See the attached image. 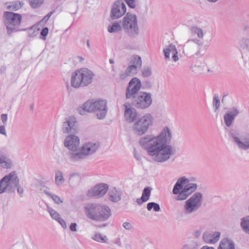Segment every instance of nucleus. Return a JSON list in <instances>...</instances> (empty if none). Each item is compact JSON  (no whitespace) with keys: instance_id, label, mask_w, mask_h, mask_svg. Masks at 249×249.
Returning <instances> with one entry per match:
<instances>
[{"instance_id":"ea45409f","label":"nucleus","mask_w":249,"mask_h":249,"mask_svg":"<svg viewBox=\"0 0 249 249\" xmlns=\"http://www.w3.org/2000/svg\"><path fill=\"white\" fill-rule=\"evenodd\" d=\"M213 104L214 111H216L218 110L220 106V102L219 96L217 94H215L213 97Z\"/></svg>"},{"instance_id":"393cba45","label":"nucleus","mask_w":249,"mask_h":249,"mask_svg":"<svg viewBox=\"0 0 249 249\" xmlns=\"http://www.w3.org/2000/svg\"><path fill=\"white\" fill-rule=\"evenodd\" d=\"M218 249H235L233 241L228 239H224L220 243Z\"/></svg>"},{"instance_id":"ddd939ff","label":"nucleus","mask_w":249,"mask_h":249,"mask_svg":"<svg viewBox=\"0 0 249 249\" xmlns=\"http://www.w3.org/2000/svg\"><path fill=\"white\" fill-rule=\"evenodd\" d=\"M152 103V95L150 93L140 92L139 94L132 99V104L139 109H145L150 106Z\"/></svg>"},{"instance_id":"a18cd8bd","label":"nucleus","mask_w":249,"mask_h":249,"mask_svg":"<svg viewBox=\"0 0 249 249\" xmlns=\"http://www.w3.org/2000/svg\"><path fill=\"white\" fill-rule=\"evenodd\" d=\"M44 0H32V8H37L44 3Z\"/></svg>"},{"instance_id":"f8f14e48","label":"nucleus","mask_w":249,"mask_h":249,"mask_svg":"<svg viewBox=\"0 0 249 249\" xmlns=\"http://www.w3.org/2000/svg\"><path fill=\"white\" fill-rule=\"evenodd\" d=\"M203 46V42L193 39H188L183 45L182 53L187 57L198 56Z\"/></svg>"},{"instance_id":"f704fd0d","label":"nucleus","mask_w":249,"mask_h":249,"mask_svg":"<svg viewBox=\"0 0 249 249\" xmlns=\"http://www.w3.org/2000/svg\"><path fill=\"white\" fill-rule=\"evenodd\" d=\"M92 239L94 241L101 243H106L107 241V238L106 236H102L100 233L95 234L92 237Z\"/></svg>"},{"instance_id":"8fccbe9b","label":"nucleus","mask_w":249,"mask_h":249,"mask_svg":"<svg viewBox=\"0 0 249 249\" xmlns=\"http://www.w3.org/2000/svg\"><path fill=\"white\" fill-rule=\"evenodd\" d=\"M51 198L56 204L63 202V200H62L59 196L55 195L53 194V195H51Z\"/></svg>"},{"instance_id":"412c9836","label":"nucleus","mask_w":249,"mask_h":249,"mask_svg":"<svg viewBox=\"0 0 249 249\" xmlns=\"http://www.w3.org/2000/svg\"><path fill=\"white\" fill-rule=\"evenodd\" d=\"M124 116L125 120L129 122H135L137 120V118L139 115L136 110L131 107H128L125 105V111Z\"/></svg>"},{"instance_id":"dca6fc26","label":"nucleus","mask_w":249,"mask_h":249,"mask_svg":"<svg viewBox=\"0 0 249 249\" xmlns=\"http://www.w3.org/2000/svg\"><path fill=\"white\" fill-rule=\"evenodd\" d=\"M142 87L141 80L137 78L133 77L129 82L128 86L125 90V97L127 99H130L139 94V90Z\"/></svg>"},{"instance_id":"a19ab883","label":"nucleus","mask_w":249,"mask_h":249,"mask_svg":"<svg viewBox=\"0 0 249 249\" xmlns=\"http://www.w3.org/2000/svg\"><path fill=\"white\" fill-rule=\"evenodd\" d=\"M234 120V119L229 113H226L224 116V123L228 127L232 124Z\"/></svg>"},{"instance_id":"680f3d73","label":"nucleus","mask_w":249,"mask_h":249,"mask_svg":"<svg viewBox=\"0 0 249 249\" xmlns=\"http://www.w3.org/2000/svg\"><path fill=\"white\" fill-rule=\"evenodd\" d=\"M44 192L45 194L48 195L50 197H51V195H53V194H51L50 193H49L48 191H47V190H44Z\"/></svg>"},{"instance_id":"4d7b16f0","label":"nucleus","mask_w":249,"mask_h":249,"mask_svg":"<svg viewBox=\"0 0 249 249\" xmlns=\"http://www.w3.org/2000/svg\"><path fill=\"white\" fill-rule=\"evenodd\" d=\"M146 201L145 200H144L142 199V197L141 196V198H137L136 200V202L139 205H141L143 202H146Z\"/></svg>"},{"instance_id":"0e129e2a","label":"nucleus","mask_w":249,"mask_h":249,"mask_svg":"<svg viewBox=\"0 0 249 249\" xmlns=\"http://www.w3.org/2000/svg\"><path fill=\"white\" fill-rule=\"evenodd\" d=\"M134 156H135V157L136 158V159L138 160H140V159H141L140 157L139 156H138V155H136V154H135Z\"/></svg>"},{"instance_id":"f3484780","label":"nucleus","mask_w":249,"mask_h":249,"mask_svg":"<svg viewBox=\"0 0 249 249\" xmlns=\"http://www.w3.org/2000/svg\"><path fill=\"white\" fill-rule=\"evenodd\" d=\"M80 145V140L78 137L70 135L68 136L64 141V145L67 147L71 152L70 153L78 152Z\"/></svg>"},{"instance_id":"603ef678","label":"nucleus","mask_w":249,"mask_h":249,"mask_svg":"<svg viewBox=\"0 0 249 249\" xmlns=\"http://www.w3.org/2000/svg\"><path fill=\"white\" fill-rule=\"evenodd\" d=\"M57 221L59 222L64 229H66L67 228V224L65 221L61 217H60L59 220H57Z\"/></svg>"},{"instance_id":"3c124183","label":"nucleus","mask_w":249,"mask_h":249,"mask_svg":"<svg viewBox=\"0 0 249 249\" xmlns=\"http://www.w3.org/2000/svg\"><path fill=\"white\" fill-rule=\"evenodd\" d=\"M128 77H130V75L127 73V71H125L124 72H122L120 73L119 77L120 80H124Z\"/></svg>"},{"instance_id":"bf43d9fd","label":"nucleus","mask_w":249,"mask_h":249,"mask_svg":"<svg viewBox=\"0 0 249 249\" xmlns=\"http://www.w3.org/2000/svg\"><path fill=\"white\" fill-rule=\"evenodd\" d=\"M6 67L5 66L3 65L0 67V72L1 73L4 72L6 71Z\"/></svg>"},{"instance_id":"6ab92c4d","label":"nucleus","mask_w":249,"mask_h":249,"mask_svg":"<svg viewBox=\"0 0 249 249\" xmlns=\"http://www.w3.org/2000/svg\"><path fill=\"white\" fill-rule=\"evenodd\" d=\"M77 129L76 118L73 116L66 119L63 123L62 131L65 133H74Z\"/></svg>"},{"instance_id":"69168bd1","label":"nucleus","mask_w":249,"mask_h":249,"mask_svg":"<svg viewBox=\"0 0 249 249\" xmlns=\"http://www.w3.org/2000/svg\"><path fill=\"white\" fill-rule=\"evenodd\" d=\"M87 44L89 48L90 47V44H89V40H87Z\"/></svg>"},{"instance_id":"20e7f679","label":"nucleus","mask_w":249,"mask_h":249,"mask_svg":"<svg viewBox=\"0 0 249 249\" xmlns=\"http://www.w3.org/2000/svg\"><path fill=\"white\" fill-rule=\"evenodd\" d=\"M94 76V73L91 70L86 68H81L72 73L71 86L75 89L87 87L92 82Z\"/></svg>"},{"instance_id":"052dcab7","label":"nucleus","mask_w":249,"mask_h":249,"mask_svg":"<svg viewBox=\"0 0 249 249\" xmlns=\"http://www.w3.org/2000/svg\"><path fill=\"white\" fill-rule=\"evenodd\" d=\"M200 249H214L213 247H210L208 246H203Z\"/></svg>"},{"instance_id":"f03ea898","label":"nucleus","mask_w":249,"mask_h":249,"mask_svg":"<svg viewBox=\"0 0 249 249\" xmlns=\"http://www.w3.org/2000/svg\"><path fill=\"white\" fill-rule=\"evenodd\" d=\"M189 179L185 177L178 179L175 184L172 192L177 195L175 199L178 201L185 200L191 194L197 189L196 183H189Z\"/></svg>"},{"instance_id":"6e6552de","label":"nucleus","mask_w":249,"mask_h":249,"mask_svg":"<svg viewBox=\"0 0 249 249\" xmlns=\"http://www.w3.org/2000/svg\"><path fill=\"white\" fill-rule=\"evenodd\" d=\"M107 104L106 100L87 101L83 105L82 111L93 112L98 119L102 120L105 118L107 112Z\"/></svg>"},{"instance_id":"9b49d317","label":"nucleus","mask_w":249,"mask_h":249,"mask_svg":"<svg viewBox=\"0 0 249 249\" xmlns=\"http://www.w3.org/2000/svg\"><path fill=\"white\" fill-rule=\"evenodd\" d=\"M203 195L199 192L195 193L183 205L184 214L189 215L197 211L201 207Z\"/></svg>"},{"instance_id":"39448f33","label":"nucleus","mask_w":249,"mask_h":249,"mask_svg":"<svg viewBox=\"0 0 249 249\" xmlns=\"http://www.w3.org/2000/svg\"><path fill=\"white\" fill-rule=\"evenodd\" d=\"M17 189L18 193L21 194L23 189L19 186V179L15 171L4 176L0 180V194L5 192H15Z\"/></svg>"},{"instance_id":"bb28decb","label":"nucleus","mask_w":249,"mask_h":249,"mask_svg":"<svg viewBox=\"0 0 249 249\" xmlns=\"http://www.w3.org/2000/svg\"><path fill=\"white\" fill-rule=\"evenodd\" d=\"M11 160L5 156L0 154V165L4 168H10L12 166Z\"/></svg>"},{"instance_id":"c756f323","label":"nucleus","mask_w":249,"mask_h":249,"mask_svg":"<svg viewBox=\"0 0 249 249\" xmlns=\"http://www.w3.org/2000/svg\"><path fill=\"white\" fill-rule=\"evenodd\" d=\"M240 225L242 230L245 233L249 234V216L241 219Z\"/></svg>"},{"instance_id":"58836bf2","label":"nucleus","mask_w":249,"mask_h":249,"mask_svg":"<svg viewBox=\"0 0 249 249\" xmlns=\"http://www.w3.org/2000/svg\"><path fill=\"white\" fill-rule=\"evenodd\" d=\"M152 209L155 212H159L160 210V206L159 204L155 202H149L147 204V209L150 211Z\"/></svg>"},{"instance_id":"72a5a7b5","label":"nucleus","mask_w":249,"mask_h":249,"mask_svg":"<svg viewBox=\"0 0 249 249\" xmlns=\"http://www.w3.org/2000/svg\"><path fill=\"white\" fill-rule=\"evenodd\" d=\"M240 47L244 49H246L249 53V37H243L239 42Z\"/></svg>"},{"instance_id":"4be33fe9","label":"nucleus","mask_w":249,"mask_h":249,"mask_svg":"<svg viewBox=\"0 0 249 249\" xmlns=\"http://www.w3.org/2000/svg\"><path fill=\"white\" fill-rule=\"evenodd\" d=\"M220 236V233L218 231H215L212 233H204L203 238L206 243L214 244L219 240Z\"/></svg>"},{"instance_id":"5701e85b","label":"nucleus","mask_w":249,"mask_h":249,"mask_svg":"<svg viewBox=\"0 0 249 249\" xmlns=\"http://www.w3.org/2000/svg\"><path fill=\"white\" fill-rule=\"evenodd\" d=\"M190 33L192 36H197V38H193V39L199 41L200 42H203L204 33L201 28L196 26H192L190 28Z\"/></svg>"},{"instance_id":"a878e982","label":"nucleus","mask_w":249,"mask_h":249,"mask_svg":"<svg viewBox=\"0 0 249 249\" xmlns=\"http://www.w3.org/2000/svg\"><path fill=\"white\" fill-rule=\"evenodd\" d=\"M80 181V176L78 173H73L70 175L69 182L72 186H76L79 184Z\"/></svg>"},{"instance_id":"7c9ffc66","label":"nucleus","mask_w":249,"mask_h":249,"mask_svg":"<svg viewBox=\"0 0 249 249\" xmlns=\"http://www.w3.org/2000/svg\"><path fill=\"white\" fill-rule=\"evenodd\" d=\"M197 242L194 240H190L186 242L182 247L181 249H198Z\"/></svg>"},{"instance_id":"c9c22d12","label":"nucleus","mask_w":249,"mask_h":249,"mask_svg":"<svg viewBox=\"0 0 249 249\" xmlns=\"http://www.w3.org/2000/svg\"><path fill=\"white\" fill-rule=\"evenodd\" d=\"M47 211L49 213L52 218L56 221L59 220L61 217L60 214L55 210L53 209L52 208L47 206Z\"/></svg>"},{"instance_id":"09e8293b","label":"nucleus","mask_w":249,"mask_h":249,"mask_svg":"<svg viewBox=\"0 0 249 249\" xmlns=\"http://www.w3.org/2000/svg\"><path fill=\"white\" fill-rule=\"evenodd\" d=\"M123 227L126 230L129 231H132L133 229V226L131 223L128 222H125L123 224Z\"/></svg>"},{"instance_id":"e433bc0d","label":"nucleus","mask_w":249,"mask_h":249,"mask_svg":"<svg viewBox=\"0 0 249 249\" xmlns=\"http://www.w3.org/2000/svg\"><path fill=\"white\" fill-rule=\"evenodd\" d=\"M152 189V188L149 186L144 188L142 196L143 199L145 200L146 201L149 200Z\"/></svg>"},{"instance_id":"5fc2aeb1","label":"nucleus","mask_w":249,"mask_h":249,"mask_svg":"<svg viewBox=\"0 0 249 249\" xmlns=\"http://www.w3.org/2000/svg\"><path fill=\"white\" fill-rule=\"evenodd\" d=\"M77 224L75 223H72L71 224L70 229L72 231H77Z\"/></svg>"},{"instance_id":"9d476101","label":"nucleus","mask_w":249,"mask_h":249,"mask_svg":"<svg viewBox=\"0 0 249 249\" xmlns=\"http://www.w3.org/2000/svg\"><path fill=\"white\" fill-rule=\"evenodd\" d=\"M153 122V118L151 114H145L134 123L132 127L134 133L139 136L145 134L152 125Z\"/></svg>"},{"instance_id":"aec40b11","label":"nucleus","mask_w":249,"mask_h":249,"mask_svg":"<svg viewBox=\"0 0 249 249\" xmlns=\"http://www.w3.org/2000/svg\"><path fill=\"white\" fill-rule=\"evenodd\" d=\"M163 53L166 59L170 60V53L172 54V58L175 62L178 60V51L175 45L170 44L163 49Z\"/></svg>"},{"instance_id":"79ce46f5","label":"nucleus","mask_w":249,"mask_h":249,"mask_svg":"<svg viewBox=\"0 0 249 249\" xmlns=\"http://www.w3.org/2000/svg\"><path fill=\"white\" fill-rule=\"evenodd\" d=\"M226 113H229L234 119L236 117L239 113V109L235 107H231L229 110H228Z\"/></svg>"},{"instance_id":"37998d69","label":"nucleus","mask_w":249,"mask_h":249,"mask_svg":"<svg viewBox=\"0 0 249 249\" xmlns=\"http://www.w3.org/2000/svg\"><path fill=\"white\" fill-rule=\"evenodd\" d=\"M125 71H127V73H128L130 76H132L135 75L138 71L135 67L130 65L126 68Z\"/></svg>"},{"instance_id":"4c0bfd02","label":"nucleus","mask_w":249,"mask_h":249,"mask_svg":"<svg viewBox=\"0 0 249 249\" xmlns=\"http://www.w3.org/2000/svg\"><path fill=\"white\" fill-rule=\"evenodd\" d=\"M21 7L20 2L17 1L13 2L7 6V9L11 11H17Z\"/></svg>"},{"instance_id":"2f4dec72","label":"nucleus","mask_w":249,"mask_h":249,"mask_svg":"<svg viewBox=\"0 0 249 249\" xmlns=\"http://www.w3.org/2000/svg\"><path fill=\"white\" fill-rule=\"evenodd\" d=\"M65 181L64 174L61 171H56L55 175V182L57 185H61Z\"/></svg>"},{"instance_id":"0eeeda50","label":"nucleus","mask_w":249,"mask_h":249,"mask_svg":"<svg viewBox=\"0 0 249 249\" xmlns=\"http://www.w3.org/2000/svg\"><path fill=\"white\" fill-rule=\"evenodd\" d=\"M99 146V144L98 142H86L79 149L78 152L69 153V158L72 162L80 161L95 153Z\"/></svg>"},{"instance_id":"13d9d810","label":"nucleus","mask_w":249,"mask_h":249,"mask_svg":"<svg viewBox=\"0 0 249 249\" xmlns=\"http://www.w3.org/2000/svg\"><path fill=\"white\" fill-rule=\"evenodd\" d=\"M53 13V11H51L49 12L44 18L45 20H48L49 18L51 17V16L52 15Z\"/></svg>"},{"instance_id":"4468645a","label":"nucleus","mask_w":249,"mask_h":249,"mask_svg":"<svg viewBox=\"0 0 249 249\" xmlns=\"http://www.w3.org/2000/svg\"><path fill=\"white\" fill-rule=\"evenodd\" d=\"M126 12V6L122 0H117L112 4L110 12L112 20L117 19L123 17Z\"/></svg>"},{"instance_id":"cd10ccee","label":"nucleus","mask_w":249,"mask_h":249,"mask_svg":"<svg viewBox=\"0 0 249 249\" xmlns=\"http://www.w3.org/2000/svg\"><path fill=\"white\" fill-rule=\"evenodd\" d=\"M128 6L131 8L136 9V11L138 12L141 13L142 14H145L147 11V8L145 7V10L143 11V12L140 9V6L136 3V0H124Z\"/></svg>"},{"instance_id":"338daca9","label":"nucleus","mask_w":249,"mask_h":249,"mask_svg":"<svg viewBox=\"0 0 249 249\" xmlns=\"http://www.w3.org/2000/svg\"><path fill=\"white\" fill-rule=\"evenodd\" d=\"M109 62L110 64H113L114 63V61L113 59H109Z\"/></svg>"},{"instance_id":"e2e57ef3","label":"nucleus","mask_w":249,"mask_h":249,"mask_svg":"<svg viewBox=\"0 0 249 249\" xmlns=\"http://www.w3.org/2000/svg\"><path fill=\"white\" fill-rule=\"evenodd\" d=\"M195 236L197 237H198L199 236H200V232L199 231H196L195 232Z\"/></svg>"},{"instance_id":"a211bd4d","label":"nucleus","mask_w":249,"mask_h":249,"mask_svg":"<svg viewBox=\"0 0 249 249\" xmlns=\"http://www.w3.org/2000/svg\"><path fill=\"white\" fill-rule=\"evenodd\" d=\"M108 189V185L107 184H99L89 189L87 193V195L90 197H102L106 194Z\"/></svg>"},{"instance_id":"864d4df0","label":"nucleus","mask_w":249,"mask_h":249,"mask_svg":"<svg viewBox=\"0 0 249 249\" xmlns=\"http://www.w3.org/2000/svg\"><path fill=\"white\" fill-rule=\"evenodd\" d=\"M7 114H2L1 115V119L4 124H6L7 121Z\"/></svg>"},{"instance_id":"1a4fd4ad","label":"nucleus","mask_w":249,"mask_h":249,"mask_svg":"<svg viewBox=\"0 0 249 249\" xmlns=\"http://www.w3.org/2000/svg\"><path fill=\"white\" fill-rule=\"evenodd\" d=\"M3 17L4 24L6 27L7 33L9 36H11L13 33L25 30V29H20L18 28L22 19L20 14L6 11L4 12Z\"/></svg>"},{"instance_id":"c85d7f7f","label":"nucleus","mask_w":249,"mask_h":249,"mask_svg":"<svg viewBox=\"0 0 249 249\" xmlns=\"http://www.w3.org/2000/svg\"><path fill=\"white\" fill-rule=\"evenodd\" d=\"M130 66H134L139 70L142 67V61L140 56L138 55L133 56L130 62Z\"/></svg>"},{"instance_id":"774afa93","label":"nucleus","mask_w":249,"mask_h":249,"mask_svg":"<svg viewBox=\"0 0 249 249\" xmlns=\"http://www.w3.org/2000/svg\"><path fill=\"white\" fill-rule=\"evenodd\" d=\"M144 85H151V83H150V82H146L144 84Z\"/></svg>"},{"instance_id":"423d86ee","label":"nucleus","mask_w":249,"mask_h":249,"mask_svg":"<svg viewBox=\"0 0 249 249\" xmlns=\"http://www.w3.org/2000/svg\"><path fill=\"white\" fill-rule=\"evenodd\" d=\"M122 25L125 34L130 38H135L140 34L137 18L135 14L127 13L123 18Z\"/></svg>"},{"instance_id":"6e6d98bb","label":"nucleus","mask_w":249,"mask_h":249,"mask_svg":"<svg viewBox=\"0 0 249 249\" xmlns=\"http://www.w3.org/2000/svg\"><path fill=\"white\" fill-rule=\"evenodd\" d=\"M0 133L5 136L6 135L5 127L4 125H0Z\"/></svg>"},{"instance_id":"de8ad7c7","label":"nucleus","mask_w":249,"mask_h":249,"mask_svg":"<svg viewBox=\"0 0 249 249\" xmlns=\"http://www.w3.org/2000/svg\"><path fill=\"white\" fill-rule=\"evenodd\" d=\"M48 28L47 27L44 28L40 32V37L43 39H46V37L48 34Z\"/></svg>"},{"instance_id":"7ed1b4c3","label":"nucleus","mask_w":249,"mask_h":249,"mask_svg":"<svg viewBox=\"0 0 249 249\" xmlns=\"http://www.w3.org/2000/svg\"><path fill=\"white\" fill-rule=\"evenodd\" d=\"M84 211L88 218L96 221H105L111 215L109 208L104 205L89 203L85 207Z\"/></svg>"},{"instance_id":"f257e3e1","label":"nucleus","mask_w":249,"mask_h":249,"mask_svg":"<svg viewBox=\"0 0 249 249\" xmlns=\"http://www.w3.org/2000/svg\"><path fill=\"white\" fill-rule=\"evenodd\" d=\"M172 137L171 130L165 126L157 136L150 134L142 137L139 143L154 161L161 163L174 154V147L169 144Z\"/></svg>"},{"instance_id":"b1692460","label":"nucleus","mask_w":249,"mask_h":249,"mask_svg":"<svg viewBox=\"0 0 249 249\" xmlns=\"http://www.w3.org/2000/svg\"><path fill=\"white\" fill-rule=\"evenodd\" d=\"M109 199L112 202H118L121 199V193L120 191L117 190L115 188H113L109 191L108 194Z\"/></svg>"},{"instance_id":"49530a36","label":"nucleus","mask_w":249,"mask_h":249,"mask_svg":"<svg viewBox=\"0 0 249 249\" xmlns=\"http://www.w3.org/2000/svg\"><path fill=\"white\" fill-rule=\"evenodd\" d=\"M204 65L199 66L195 65L192 67V71L196 73H201L203 70Z\"/></svg>"},{"instance_id":"2eb2a0df","label":"nucleus","mask_w":249,"mask_h":249,"mask_svg":"<svg viewBox=\"0 0 249 249\" xmlns=\"http://www.w3.org/2000/svg\"><path fill=\"white\" fill-rule=\"evenodd\" d=\"M229 135L240 149L244 150L249 149V134L240 137L238 131L231 129L229 132Z\"/></svg>"},{"instance_id":"c03bdc74","label":"nucleus","mask_w":249,"mask_h":249,"mask_svg":"<svg viewBox=\"0 0 249 249\" xmlns=\"http://www.w3.org/2000/svg\"><path fill=\"white\" fill-rule=\"evenodd\" d=\"M152 74L151 69L149 67H144L142 70V75L143 77H147Z\"/></svg>"},{"instance_id":"473e14b6","label":"nucleus","mask_w":249,"mask_h":249,"mask_svg":"<svg viewBox=\"0 0 249 249\" xmlns=\"http://www.w3.org/2000/svg\"><path fill=\"white\" fill-rule=\"evenodd\" d=\"M122 28V25L121 26L119 22H116L113 23L111 26L108 27V31L109 33H114L121 31Z\"/></svg>"}]
</instances>
